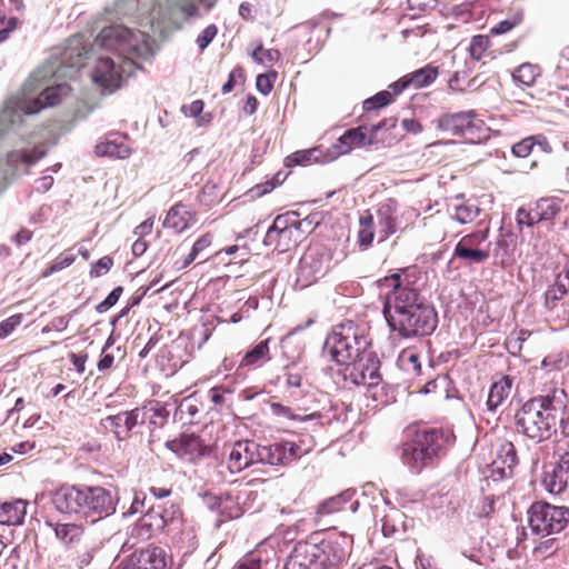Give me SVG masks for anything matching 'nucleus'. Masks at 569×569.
<instances>
[{"instance_id": "obj_15", "label": "nucleus", "mask_w": 569, "mask_h": 569, "mask_svg": "<svg viewBox=\"0 0 569 569\" xmlns=\"http://www.w3.org/2000/svg\"><path fill=\"white\" fill-rule=\"evenodd\" d=\"M171 508L173 510L170 515L154 508L144 513L131 528L130 539L134 540L132 545L150 539L153 535L160 532L170 521H172L176 513L179 512V509H176L174 506Z\"/></svg>"}, {"instance_id": "obj_1", "label": "nucleus", "mask_w": 569, "mask_h": 569, "mask_svg": "<svg viewBox=\"0 0 569 569\" xmlns=\"http://www.w3.org/2000/svg\"><path fill=\"white\" fill-rule=\"evenodd\" d=\"M83 64L82 54H78L77 59L67 67V71L52 64L42 66L33 71L21 91L4 101L0 111V139L13 127L19 126L23 116L34 114L43 108L53 107L68 96L69 84L59 82L57 79L62 76L72 77Z\"/></svg>"}, {"instance_id": "obj_47", "label": "nucleus", "mask_w": 569, "mask_h": 569, "mask_svg": "<svg viewBox=\"0 0 569 569\" xmlns=\"http://www.w3.org/2000/svg\"><path fill=\"white\" fill-rule=\"evenodd\" d=\"M489 38L487 36H475L471 39L470 46H469V52L473 60L479 61L486 50L489 48Z\"/></svg>"}, {"instance_id": "obj_21", "label": "nucleus", "mask_w": 569, "mask_h": 569, "mask_svg": "<svg viewBox=\"0 0 569 569\" xmlns=\"http://www.w3.org/2000/svg\"><path fill=\"white\" fill-rule=\"evenodd\" d=\"M320 556L317 545L299 543L288 557L283 569H309Z\"/></svg>"}, {"instance_id": "obj_39", "label": "nucleus", "mask_w": 569, "mask_h": 569, "mask_svg": "<svg viewBox=\"0 0 569 569\" xmlns=\"http://www.w3.org/2000/svg\"><path fill=\"white\" fill-rule=\"evenodd\" d=\"M568 291L567 284L562 282V277H557L555 284L549 287L545 293V307L552 310Z\"/></svg>"}, {"instance_id": "obj_5", "label": "nucleus", "mask_w": 569, "mask_h": 569, "mask_svg": "<svg viewBox=\"0 0 569 569\" xmlns=\"http://www.w3.org/2000/svg\"><path fill=\"white\" fill-rule=\"evenodd\" d=\"M563 389L527 401L516 413L518 430L536 442L549 439L556 431L565 409Z\"/></svg>"}, {"instance_id": "obj_7", "label": "nucleus", "mask_w": 569, "mask_h": 569, "mask_svg": "<svg viewBox=\"0 0 569 569\" xmlns=\"http://www.w3.org/2000/svg\"><path fill=\"white\" fill-rule=\"evenodd\" d=\"M355 343L356 326L352 320H347L335 327L331 335L326 339L323 347L331 359L341 367L339 375L351 385H356Z\"/></svg>"}, {"instance_id": "obj_51", "label": "nucleus", "mask_w": 569, "mask_h": 569, "mask_svg": "<svg viewBox=\"0 0 569 569\" xmlns=\"http://www.w3.org/2000/svg\"><path fill=\"white\" fill-rule=\"evenodd\" d=\"M97 551L96 546H86L82 550H79L76 558L74 565L78 569H83L88 567L93 560L94 553Z\"/></svg>"}, {"instance_id": "obj_62", "label": "nucleus", "mask_w": 569, "mask_h": 569, "mask_svg": "<svg viewBox=\"0 0 569 569\" xmlns=\"http://www.w3.org/2000/svg\"><path fill=\"white\" fill-rule=\"evenodd\" d=\"M256 88L261 94H269L273 88L271 77L266 73L259 74L256 79Z\"/></svg>"}, {"instance_id": "obj_18", "label": "nucleus", "mask_w": 569, "mask_h": 569, "mask_svg": "<svg viewBox=\"0 0 569 569\" xmlns=\"http://www.w3.org/2000/svg\"><path fill=\"white\" fill-rule=\"evenodd\" d=\"M299 447L293 442H279L260 446V463L286 465L299 457Z\"/></svg>"}, {"instance_id": "obj_11", "label": "nucleus", "mask_w": 569, "mask_h": 569, "mask_svg": "<svg viewBox=\"0 0 569 569\" xmlns=\"http://www.w3.org/2000/svg\"><path fill=\"white\" fill-rule=\"evenodd\" d=\"M489 227L477 229L463 236L455 247L453 258L466 264H481L490 257Z\"/></svg>"}, {"instance_id": "obj_17", "label": "nucleus", "mask_w": 569, "mask_h": 569, "mask_svg": "<svg viewBox=\"0 0 569 569\" xmlns=\"http://www.w3.org/2000/svg\"><path fill=\"white\" fill-rule=\"evenodd\" d=\"M167 447L188 461H196L208 452V447L194 435H181L179 438L168 441Z\"/></svg>"}, {"instance_id": "obj_28", "label": "nucleus", "mask_w": 569, "mask_h": 569, "mask_svg": "<svg viewBox=\"0 0 569 569\" xmlns=\"http://www.w3.org/2000/svg\"><path fill=\"white\" fill-rule=\"evenodd\" d=\"M450 209L452 210L451 217L461 224L472 222L481 212V209L475 201L470 199L465 200L462 196L456 198L450 204Z\"/></svg>"}, {"instance_id": "obj_4", "label": "nucleus", "mask_w": 569, "mask_h": 569, "mask_svg": "<svg viewBox=\"0 0 569 569\" xmlns=\"http://www.w3.org/2000/svg\"><path fill=\"white\" fill-rule=\"evenodd\" d=\"M57 511L77 516L90 523L108 518L117 510L118 499L101 486H62L52 493Z\"/></svg>"}, {"instance_id": "obj_22", "label": "nucleus", "mask_w": 569, "mask_h": 569, "mask_svg": "<svg viewBox=\"0 0 569 569\" xmlns=\"http://www.w3.org/2000/svg\"><path fill=\"white\" fill-rule=\"evenodd\" d=\"M130 558L146 569H166L168 566L166 550L157 546H148L134 552Z\"/></svg>"}, {"instance_id": "obj_29", "label": "nucleus", "mask_w": 569, "mask_h": 569, "mask_svg": "<svg viewBox=\"0 0 569 569\" xmlns=\"http://www.w3.org/2000/svg\"><path fill=\"white\" fill-rule=\"evenodd\" d=\"M542 485L551 495H560L569 487V472L551 465L543 473Z\"/></svg>"}, {"instance_id": "obj_20", "label": "nucleus", "mask_w": 569, "mask_h": 569, "mask_svg": "<svg viewBox=\"0 0 569 569\" xmlns=\"http://www.w3.org/2000/svg\"><path fill=\"white\" fill-rule=\"evenodd\" d=\"M518 463L517 451L512 442L503 441L497 451V458L492 462V475L499 478H508L512 475Z\"/></svg>"}, {"instance_id": "obj_45", "label": "nucleus", "mask_w": 569, "mask_h": 569, "mask_svg": "<svg viewBox=\"0 0 569 569\" xmlns=\"http://www.w3.org/2000/svg\"><path fill=\"white\" fill-rule=\"evenodd\" d=\"M240 446H242L247 468L251 465L260 463V445L251 440H243L240 441Z\"/></svg>"}, {"instance_id": "obj_37", "label": "nucleus", "mask_w": 569, "mask_h": 569, "mask_svg": "<svg viewBox=\"0 0 569 569\" xmlns=\"http://www.w3.org/2000/svg\"><path fill=\"white\" fill-rule=\"evenodd\" d=\"M538 76L539 68L528 62L520 64L512 73L513 80L526 87L532 86Z\"/></svg>"}, {"instance_id": "obj_49", "label": "nucleus", "mask_w": 569, "mask_h": 569, "mask_svg": "<svg viewBox=\"0 0 569 569\" xmlns=\"http://www.w3.org/2000/svg\"><path fill=\"white\" fill-rule=\"evenodd\" d=\"M218 186L207 182L198 194V201L206 207L211 206L218 199Z\"/></svg>"}, {"instance_id": "obj_52", "label": "nucleus", "mask_w": 569, "mask_h": 569, "mask_svg": "<svg viewBox=\"0 0 569 569\" xmlns=\"http://www.w3.org/2000/svg\"><path fill=\"white\" fill-rule=\"evenodd\" d=\"M2 4L0 3V7ZM18 26V19L16 17L6 18L3 10L0 8V42L7 40L9 33L13 31Z\"/></svg>"}, {"instance_id": "obj_60", "label": "nucleus", "mask_w": 569, "mask_h": 569, "mask_svg": "<svg viewBox=\"0 0 569 569\" xmlns=\"http://www.w3.org/2000/svg\"><path fill=\"white\" fill-rule=\"evenodd\" d=\"M233 569H261V559L253 553L243 557Z\"/></svg>"}, {"instance_id": "obj_16", "label": "nucleus", "mask_w": 569, "mask_h": 569, "mask_svg": "<svg viewBox=\"0 0 569 569\" xmlns=\"http://www.w3.org/2000/svg\"><path fill=\"white\" fill-rule=\"evenodd\" d=\"M144 413L140 409L123 411L114 416H108L101 420L104 429L114 433L118 440H124L129 437L130 431L139 423H143Z\"/></svg>"}, {"instance_id": "obj_13", "label": "nucleus", "mask_w": 569, "mask_h": 569, "mask_svg": "<svg viewBox=\"0 0 569 569\" xmlns=\"http://www.w3.org/2000/svg\"><path fill=\"white\" fill-rule=\"evenodd\" d=\"M329 268L328 254L318 247L309 248L300 258L296 286L307 288L325 276Z\"/></svg>"}, {"instance_id": "obj_56", "label": "nucleus", "mask_w": 569, "mask_h": 569, "mask_svg": "<svg viewBox=\"0 0 569 569\" xmlns=\"http://www.w3.org/2000/svg\"><path fill=\"white\" fill-rule=\"evenodd\" d=\"M218 33V28L214 24H209L198 36L196 42L201 51H203L214 39Z\"/></svg>"}, {"instance_id": "obj_8", "label": "nucleus", "mask_w": 569, "mask_h": 569, "mask_svg": "<svg viewBox=\"0 0 569 569\" xmlns=\"http://www.w3.org/2000/svg\"><path fill=\"white\" fill-rule=\"evenodd\" d=\"M449 438V435L438 429L418 431L410 441L402 445L400 458L411 470L420 471L438 457Z\"/></svg>"}, {"instance_id": "obj_9", "label": "nucleus", "mask_w": 569, "mask_h": 569, "mask_svg": "<svg viewBox=\"0 0 569 569\" xmlns=\"http://www.w3.org/2000/svg\"><path fill=\"white\" fill-rule=\"evenodd\" d=\"M528 523L532 533L537 536L559 533L569 523V508L535 502L528 511Z\"/></svg>"}, {"instance_id": "obj_33", "label": "nucleus", "mask_w": 569, "mask_h": 569, "mask_svg": "<svg viewBox=\"0 0 569 569\" xmlns=\"http://www.w3.org/2000/svg\"><path fill=\"white\" fill-rule=\"evenodd\" d=\"M270 360L269 339L260 341L250 351H248L242 360V367H260L263 362Z\"/></svg>"}, {"instance_id": "obj_12", "label": "nucleus", "mask_w": 569, "mask_h": 569, "mask_svg": "<svg viewBox=\"0 0 569 569\" xmlns=\"http://www.w3.org/2000/svg\"><path fill=\"white\" fill-rule=\"evenodd\" d=\"M403 138L402 130L398 126V119L390 117L370 127L358 126V148L365 146L390 147Z\"/></svg>"}, {"instance_id": "obj_42", "label": "nucleus", "mask_w": 569, "mask_h": 569, "mask_svg": "<svg viewBox=\"0 0 569 569\" xmlns=\"http://www.w3.org/2000/svg\"><path fill=\"white\" fill-rule=\"evenodd\" d=\"M211 242H212V236L210 233H206V234L201 236L193 243L191 251L184 258L182 267L186 268L189 264H191L199 257V254L211 244Z\"/></svg>"}, {"instance_id": "obj_44", "label": "nucleus", "mask_w": 569, "mask_h": 569, "mask_svg": "<svg viewBox=\"0 0 569 569\" xmlns=\"http://www.w3.org/2000/svg\"><path fill=\"white\" fill-rule=\"evenodd\" d=\"M323 221V212H312L301 220H296V230L310 233Z\"/></svg>"}, {"instance_id": "obj_35", "label": "nucleus", "mask_w": 569, "mask_h": 569, "mask_svg": "<svg viewBox=\"0 0 569 569\" xmlns=\"http://www.w3.org/2000/svg\"><path fill=\"white\" fill-rule=\"evenodd\" d=\"M399 94L388 87L387 90L379 91L373 97L366 99L362 102V109L366 113L378 111L392 103Z\"/></svg>"}, {"instance_id": "obj_26", "label": "nucleus", "mask_w": 569, "mask_h": 569, "mask_svg": "<svg viewBox=\"0 0 569 569\" xmlns=\"http://www.w3.org/2000/svg\"><path fill=\"white\" fill-rule=\"evenodd\" d=\"M512 385L513 379L510 376H502L493 381L486 402L488 410L495 411L503 403L511 392Z\"/></svg>"}, {"instance_id": "obj_59", "label": "nucleus", "mask_w": 569, "mask_h": 569, "mask_svg": "<svg viewBox=\"0 0 569 569\" xmlns=\"http://www.w3.org/2000/svg\"><path fill=\"white\" fill-rule=\"evenodd\" d=\"M516 220L519 226L532 227L533 224L540 222L535 218V208L527 210L525 208L518 209L516 213Z\"/></svg>"}, {"instance_id": "obj_40", "label": "nucleus", "mask_w": 569, "mask_h": 569, "mask_svg": "<svg viewBox=\"0 0 569 569\" xmlns=\"http://www.w3.org/2000/svg\"><path fill=\"white\" fill-rule=\"evenodd\" d=\"M244 461L246 460L242 452V446H240V441H237L230 448L227 460V468L231 473H238L247 468Z\"/></svg>"}, {"instance_id": "obj_10", "label": "nucleus", "mask_w": 569, "mask_h": 569, "mask_svg": "<svg viewBox=\"0 0 569 569\" xmlns=\"http://www.w3.org/2000/svg\"><path fill=\"white\" fill-rule=\"evenodd\" d=\"M435 123L440 131L465 137L472 142L488 137L486 124L477 118V113L472 110L443 114Z\"/></svg>"}, {"instance_id": "obj_3", "label": "nucleus", "mask_w": 569, "mask_h": 569, "mask_svg": "<svg viewBox=\"0 0 569 569\" xmlns=\"http://www.w3.org/2000/svg\"><path fill=\"white\" fill-rule=\"evenodd\" d=\"M392 291L387 296L383 313L395 331L403 338L431 335L438 325V315L432 306L420 298L418 291L409 287L400 274L386 279Z\"/></svg>"}, {"instance_id": "obj_34", "label": "nucleus", "mask_w": 569, "mask_h": 569, "mask_svg": "<svg viewBox=\"0 0 569 569\" xmlns=\"http://www.w3.org/2000/svg\"><path fill=\"white\" fill-rule=\"evenodd\" d=\"M355 491L348 489L337 496L323 500L317 509V516L322 517L339 511L345 503L351 500Z\"/></svg>"}, {"instance_id": "obj_2", "label": "nucleus", "mask_w": 569, "mask_h": 569, "mask_svg": "<svg viewBox=\"0 0 569 569\" xmlns=\"http://www.w3.org/2000/svg\"><path fill=\"white\" fill-rule=\"evenodd\" d=\"M94 42L119 52L117 61L110 57L98 58L92 71L93 82L110 93L121 87L124 78L133 74L139 67L137 59L147 60L153 54L146 33H134L121 24L103 28Z\"/></svg>"}, {"instance_id": "obj_32", "label": "nucleus", "mask_w": 569, "mask_h": 569, "mask_svg": "<svg viewBox=\"0 0 569 569\" xmlns=\"http://www.w3.org/2000/svg\"><path fill=\"white\" fill-rule=\"evenodd\" d=\"M96 153L99 157L126 159L130 156L131 150L123 141L107 140L96 146Z\"/></svg>"}, {"instance_id": "obj_30", "label": "nucleus", "mask_w": 569, "mask_h": 569, "mask_svg": "<svg viewBox=\"0 0 569 569\" xmlns=\"http://www.w3.org/2000/svg\"><path fill=\"white\" fill-rule=\"evenodd\" d=\"M356 144V128L348 129L342 136H340L336 143L328 149L325 154V161H332L340 156L349 153Z\"/></svg>"}, {"instance_id": "obj_55", "label": "nucleus", "mask_w": 569, "mask_h": 569, "mask_svg": "<svg viewBox=\"0 0 569 569\" xmlns=\"http://www.w3.org/2000/svg\"><path fill=\"white\" fill-rule=\"evenodd\" d=\"M533 147V137L529 136L512 146V153L518 158H526L531 153Z\"/></svg>"}, {"instance_id": "obj_38", "label": "nucleus", "mask_w": 569, "mask_h": 569, "mask_svg": "<svg viewBox=\"0 0 569 569\" xmlns=\"http://www.w3.org/2000/svg\"><path fill=\"white\" fill-rule=\"evenodd\" d=\"M398 365L408 373L419 376L421 372L419 356L412 350H402L398 357Z\"/></svg>"}, {"instance_id": "obj_24", "label": "nucleus", "mask_w": 569, "mask_h": 569, "mask_svg": "<svg viewBox=\"0 0 569 569\" xmlns=\"http://www.w3.org/2000/svg\"><path fill=\"white\" fill-rule=\"evenodd\" d=\"M196 216L182 203H176L167 213L163 227L173 229L176 232H183L194 224Z\"/></svg>"}, {"instance_id": "obj_58", "label": "nucleus", "mask_w": 569, "mask_h": 569, "mask_svg": "<svg viewBox=\"0 0 569 569\" xmlns=\"http://www.w3.org/2000/svg\"><path fill=\"white\" fill-rule=\"evenodd\" d=\"M113 266V260L109 256L100 258L96 263L92 264L90 276L98 278L107 273Z\"/></svg>"}, {"instance_id": "obj_41", "label": "nucleus", "mask_w": 569, "mask_h": 569, "mask_svg": "<svg viewBox=\"0 0 569 569\" xmlns=\"http://www.w3.org/2000/svg\"><path fill=\"white\" fill-rule=\"evenodd\" d=\"M402 513L399 510H392L381 518V531L385 537H392L398 531V523L401 522Z\"/></svg>"}, {"instance_id": "obj_50", "label": "nucleus", "mask_w": 569, "mask_h": 569, "mask_svg": "<svg viewBox=\"0 0 569 569\" xmlns=\"http://www.w3.org/2000/svg\"><path fill=\"white\" fill-rule=\"evenodd\" d=\"M555 465L559 469L569 472V443H563L557 447L553 453Z\"/></svg>"}, {"instance_id": "obj_36", "label": "nucleus", "mask_w": 569, "mask_h": 569, "mask_svg": "<svg viewBox=\"0 0 569 569\" xmlns=\"http://www.w3.org/2000/svg\"><path fill=\"white\" fill-rule=\"evenodd\" d=\"M286 160L288 166H306L311 162L325 161V156L319 148H312L308 150L296 151L291 156L287 157Z\"/></svg>"}, {"instance_id": "obj_14", "label": "nucleus", "mask_w": 569, "mask_h": 569, "mask_svg": "<svg viewBox=\"0 0 569 569\" xmlns=\"http://www.w3.org/2000/svg\"><path fill=\"white\" fill-rule=\"evenodd\" d=\"M296 216L295 212L279 214L267 230L263 244L266 247H273V249L279 251H287L291 246L296 244L297 241L293 239V234L297 232L295 228Z\"/></svg>"}, {"instance_id": "obj_53", "label": "nucleus", "mask_w": 569, "mask_h": 569, "mask_svg": "<svg viewBox=\"0 0 569 569\" xmlns=\"http://www.w3.org/2000/svg\"><path fill=\"white\" fill-rule=\"evenodd\" d=\"M362 496L365 497L362 505L368 508H377V502H380L382 500L381 495L377 491L376 487L372 483H366L362 487Z\"/></svg>"}, {"instance_id": "obj_54", "label": "nucleus", "mask_w": 569, "mask_h": 569, "mask_svg": "<svg viewBox=\"0 0 569 569\" xmlns=\"http://www.w3.org/2000/svg\"><path fill=\"white\" fill-rule=\"evenodd\" d=\"M522 21V14L517 13L510 19L502 20L498 22L495 27L491 28V32L493 34H503L511 29H513L516 26H518Z\"/></svg>"}, {"instance_id": "obj_23", "label": "nucleus", "mask_w": 569, "mask_h": 569, "mask_svg": "<svg viewBox=\"0 0 569 569\" xmlns=\"http://www.w3.org/2000/svg\"><path fill=\"white\" fill-rule=\"evenodd\" d=\"M47 151L42 146H36L32 150H13L7 156V163L14 172L24 168V172L46 156Z\"/></svg>"}, {"instance_id": "obj_19", "label": "nucleus", "mask_w": 569, "mask_h": 569, "mask_svg": "<svg viewBox=\"0 0 569 569\" xmlns=\"http://www.w3.org/2000/svg\"><path fill=\"white\" fill-rule=\"evenodd\" d=\"M438 76V70L431 66L420 68L389 86L396 93H402L408 88L420 89L431 84Z\"/></svg>"}, {"instance_id": "obj_27", "label": "nucleus", "mask_w": 569, "mask_h": 569, "mask_svg": "<svg viewBox=\"0 0 569 569\" xmlns=\"http://www.w3.org/2000/svg\"><path fill=\"white\" fill-rule=\"evenodd\" d=\"M27 513V502L22 499L3 502L0 505V525H21Z\"/></svg>"}, {"instance_id": "obj_43", "label": "nucleus", "mask_w": 569, "mask_h": 569, "mask_svg": "<svg viewBox=\"0 0 569 569\" xmlns=\"http://www.w3.org/2000/svg\"><path fill=\"white\" fill-rule=\"evenodd\" d=\"M379 227L383 232V238L389 237L397 230V223L395 217L391 214L390 208H381L378 211Z\"/></svg>"}, {"instance_id": "obj_64", "label": "nucleus", "mask_w": 569, "mask_h": 569, "mask_svg": "<svg viewBox=\"0 0 569 569\" xmlns=\"http://www.w3.org/2000/svg\"><path fill=\"white\" fill-rule=\"evenodd\" d=\"M70 321L69 316H60L53 318L48 326L42 329V332H49L50 330L63 331L67 329Z\"/></svg>"}, {"instance_id": "obj_6", "label": "nucleus", "mask_w": 569, "mask_h": 569, "mask_svg": "<svg viewBox=\"0 0 569 569\" xmlns=\"http://www.w3.org/2000/svg\"><path fill=\"white\" fill-rule=\"evenodd\" d=\"M358 411L365 418L375 415L387 403V393L382 386L380 360L373 352L358 353Z\"/></svg>"}, {"instance_id": "obj_61", "label": "nucleus", "mask_w": 569, "mask_h": 569, "mask_svg": "<svg viewBox=\"0 0 569 569\" xmlns=\"http://www.w3.org/2000/svg\"><path fill=\"white\" fill-rule=\"evenodd\" d=\"M555 543L556 539L553 538H549L545 541H541L538 546L533 548V553L536 556L548 557L552 555L553 551L556 550Z\"/></svg>"}, {"instance_id": "obj_46", "label": "nucleus", "mask_w": 569, "mask_h": 569, "mask_svg": "<svg viewBox=\"0 0 569 569\" xmlns=\"http://www.w3.org/2000/svg\"><path fill=\"white\" fill-rule=\"evenodd\" d=\"M373 222L372 216L368 214L366 217H361L359 220L362 229L358 232V240L360 246L367 248L371 244L373 240V231L371 229V224Z\"/></svg>"}, {"instance_id": "obj_31", "label": "nucleus", "mask_w": 569, "mask_h": 569, "mask_svg": "<svg viewBox=\"0 0 569 569\" xmlns=\"http://www.w3.org/2000/svg\"><path fill=\"white\" fill-rule=\"evenodd\" d=\"M561 199L541 198L535 203V218L539 221L552 220L561 210Z\"/></svg>"}, {"instance_id": "obj_63", "label": "nucleus", "mask_w": 569, "mask_h": 569, "mask_svg": "<svg viewBox=\"0 0 569 569\" xmlns=\"http://www.w3.org/2000/svg\"><path fill=\"white\" fill-rule=\"evenodd\" d=\"M112 345V341L111 339L109 338L102 349V356L100 358V360L98 361V370L99 371H104V370H108L112 367L113 365V361H114V357L112 355H109V353H104L106 350Z\"/></svg>"}, {"instance_id": "obj_25", "label": "nucleus", "mask_w": 569, "mask_h": 569, "mask_svg": "<svg viewBox=\"0 0 569 569\" xmlns=\"http://www.w3.org/2000/svg\"><path fill=\"white\" fill-rule=\"evenodd\" d=\"M56 538L68 548H72L80 543L84 536V528L74 522H48Z\"/></svg>"}, {"instance_id": "obj_48", "label": "nucleus", "mask_w": 569, "mask_h": 569, "mask_svg": "<svg viewBox=\"0 0 569 569\" xmlns=\"http://www.w3.org/2000/svg\"><path fill=\"white\" fill-rule=\"evenodd\" d=\"M23 320L22 313H16L0 322V339L8 338Z\"/></svg>"}, {"instance_id": "obj_57", "label": "nucleus", "mask_w": 569, "mask_h": 569, "mask_svg": "<svg viewBox=\"0 0 569 569\" xmlns=\"http://www.w3.org/2000/svg\"><path fill=\"white\" fill-rule=\"evenodd\" d=\"M122 291H123L122 287L114 288L107 296V298L103 301H101L100 303L97 305L96 310L99 313H103V312L108 311L111 307H113L118 302Z\"/></svg>"}]
</instances>
